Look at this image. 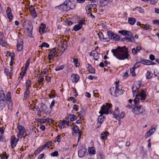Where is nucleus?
<instances>
[{
	"mask_svg": "<svg viewBox=\"0 0 159 159\" xmlns=\"http://www.w3.org/2000/svg\"><path fill=\"white\" fill-rule=\"evenodd\" d=\"M111 52L114 56L119 60H124L128 59L129 56L128 49L126 46H118L117 48L111 50Z\"/></svg>",
	"mask_w": 159,
	"mask_h": 159,
	"instance_id": "f257e3e1",
	"label": "nucleus"
},
{
	"mask_svg": "<svg viewBox=\"0 0 159 159\" xmlns=\"http://www.w3.org/2000/svg\"><path fill=\"white\" fill-rule=\"evenodd\" d=\"M75 7V5L72 3L70 0H66L62 5H60V7L64 11H68L70 9H72Z\"/></svg>",
	"mask_w": 159,
	"mask_h": 159,
	"instance_id": "f03ea898",
	"label": "nucleus"
},
{
	"mask_svg": "<svg viewBox=\"0 0 159 159\" xmlns=\"http://www.w3.org/2000/svg\"><path fill=\"white\" fill-rule=\"evenodd\" d=\"M139 93H138L135 96V98L134 100V102L135 105H139V100L140 97L141 98V100H145L147 97L146 93L143 90H141V91H139Z\"/></svg>",
	"mask_w": 159,
	"mask_h": 159,
	"instance_id": "7ed1b4c3",
	"label": "nucleus"
},
{
	"mask_svg": "<svg viewBox=\"0 0 159 159\" xmlns=\"http://www.w3.org/2000/svg\"><path fill=\"white\" fill-rule=\"evenodd\" d=\"M111 105V104L106 103L105 105H103L101 107V110L99 111V113L101 115H103L104 114H108L109 113V110Z\"/></svg>",
	"mask_w": 159,
	"mask_h": 159,
	"instance_id": "20e7f679",
	"label": "nucleus"
},
{
	"mask_svg": "<svg viewBox=\"0 0 159 159\" xmlns=\"http://www.w3.org/2000/svg\"><path fill=\"white\" fill-rule=\"evenodd\" d=\"M11 94L10 92L8 91L7 92L6 94V100L7 102L8 109L12 110V103L11 101Z\"/></svg>",
	"mask_w": 159,
	"mask_h": 159,
	"instance_id": "39448f33",
	"label": "nucleus"
},
{
	"mask_svg": "<svg viewBox=\"0 0 159 159\" xmlns=\"http://www.w3.org/2000/svg\"><path fill=\"white\" fill-rule=\"evenodd\" d=\"M17 129L19 130V132L17 134V137L18 138L21 139L25 133V129L22 125H17Z\"/></svg>",
	"mask_w": 159,
	"mask_h": 159,
	"instance_id": "423d86ee",
	"label": "nucleus"
},
{
	"mask_svg": "<svg viewBox=\"0 0 159 159\" xmlns=\"http://www.w3.org/2000/svg\"><path fill=\"white\" fill-rule=\"evenodd\" d=\"M141 86L140 84H133L132 88V90L133 96L136 95L139 93V91H138Z\"/></svg>",
	"mask_w": 159,
	"mask_h": 159,
	"instance_id": "0eeeda50",
	"label": "nucleus"
},
{
	"mask_svg": "<svg viewBox=\"0 0 159 159\" xmlns=\"http://www.w3.org/2000/svg\"><path fill=\"white\" fill-rule=\"evenodd\" d=\"M121 41L123 42H134L135 41V39L134 36L132 34L130 35V36H129V35L126 36L125 37L121 39Z\"/></svg>",
	"mask_w": 159,
	"mask_h": 159,
	"instance_id": "6e6552de",
	"label": "nucleus"
},
{
	"mask_svg": "<svg viewBox=\"0 0 159 159\" xmlns=\"http://www.w3.org/2000/svg\"><path fill=\"white\" fill-rule=\"evenodd\" d=\"M19 140V139H16L14 135H12L11 137V146L12 148H15Z\"/></svg>",
	"mask_w": 159,
	"mask_h": 159,
	"instance_id": "1a4fd4ad",
	"label": "nucleus"
},
{
	"mask_svg": "<svg viewBox=\"0 0 159 159\" xmlns=\"http://www.w3.org/2000/svg\"><path fill=\"white\" fill-rule=\"evenodd\" d=\"M23 42L22 39H19L18 40V43L16 45L17 51L19 52L21 51L23 48Z\"/></svg>",
	"mask_w": 159,
	"mask_h": 159,
	"instance_id": "9d476101",
	"label": "nucleus"
},
{
	"mask_svg": "<svg viewBox=\"0 0 159 159\" xmlns=\"http://www.w3.org/2000/svg\"><path fill=\"white\" fill-rule=\"evenodd\" d=\"M80 77L78 75L76 74H72L71 76V79L72 82L73 83L77 82L79 80Z\"/></svg>",
	"mask_w": 159,
	"mask_h": 159,
	"instance_id": "9b49d317",
	"label": "nucleus"
},
{
	"mask_svg": "<svg viewBox=\"0 0 159 159\" xmlns=\"http://www.w3.org/2000/svg\"><path fill=\"white\" fill-rule=\"evenodd\" d=\"M87 149L85 148H82L81 149L79 150L78 152V155L79 157H83L86 152Z\"/></svg>",
	"mask_w": 159,
	"mask_h": 159,
	"instance_id": "f8f14e48",
	"label": "nucleus"
},
{
	"mask_svg": "<svg viewBox=\"0 0 159 159\" xmlns=\"http://www.w3.org/2000/svg\"><path fill=\"white\" fill-rule=\"evenodd\" d=\"M125 91V90L122 89H119V88L117 89L115 88L114 91V95H115V96H118V95L122 94Z\"/></svg>",
	"mask_w": 159,
	"mask_h": 159,
	"instance_id": "ddd939ff",
	"label": "nucleus"
},
{
	"mask_svg": "<svg viewBox=\"0 0 159 159\" xmlns=\"http://www.w3.org/2000/svg\"><path fill=\"white\" fill-rule=\"evenodd\" d=\"M77 119V117L74 114H69L67 117V119L68 121H73Z\"/></svg>",
	"mask_w": 159,
	"mask_h": 159,
	"instance_id": "4468645a",
	"label": "nucleus"
},
{
	"mask_svg": "<svg viewBox=\"0 0 159 159\" xmlns=\"http://www.w3.org/2000/svg\"><path fill=\"white\" fill-rule=\"evenodd\" d=\"M93 52L94 51H93L90 52V56H93V57L95 61H98L99 58V55H100V54L96 52Z\"/></svg>",
	"mask_w": 159,
	"mask_h": 159,
	"instance_id": "2eb2a0df",
	"label": "nucleus"
},
{
	"mask_svg": "<svg viewBox=\"0 0 159 159\" xmlns=\"http://www.w3.org/2000/svg\"><path fill=\"white\" fill-rule=\"evenodd\" d=\"M7 102L6 99L0 100V109L2 110L5 107Z\"/></svg>",
	"mask_w": 159,
	"mask_h": 159,
	"instance_id": "dca6fc26",
	"label": "nucleus"
},
{
	"mask_svg": "<svg viewBox=\"0 0 159 159\" xmlns=\"http://www.w3.org/2000/svg\"><path fill=\"white\" fill-rule=\"evenodd\" d=\"M41 108L45 114H48L50 113L49 109L47 107V106L45 105H43L41 106Z\"/></svg>",
	"mask_w": 159,
	"mask_h": 159,
	"instance_id": "f3484780",
	"label": "nucleus"
},
{
	"mask_svg": "<svg viewBox=\"0 0 159 159\" xmlns=\"http://www.w3.org/2000/svg\"><path fill=\"white\" fill-rule=\"evenodd\" d=\"M97 7V5L96 4H87L86 7L85 9L87 10H90L91 9H94L96 8Z\"/></svg>",
	"mask_w": 159,
	"mask_h": 159,
	"instance_id": "a211bd4d",
	"label": "nucleus"
},
{
	"mask_svg": "<svg viewBox=\"0 0 159 159\" xmlns=\"http://www.w3.org/2000/svg\"><path fill=\"white\" fill-rule=\"evenodd\" d=\"M118 33L123 35H129V36H130V35L132 34L130 32L125 30H119Z\"/></svg>",
	"mask_w": 159,
	"mask_h": 159,
	"instance_id": "6ab92c4d",
	"label": "nucleus"
},
{
	"mask_svg": "<svg viewBox=\"0 0 159 159\" xmlns=\"http://www.w3.org/2000/svg\"><path fill=\"white\" fill-rule=\"evenodd\" d=\"M140 62L141 63L144 65H150V60L144 59L142 58H141L140 59Z\"/></svg>",
	"mask_w": 159,
	"mask_h": 159,
	"instance_id": "aec40b11",
	"label": "nucleus"
},
{
	"mask_svg": "<svg viewBox=\"0 0 159 159\" xmlns=\"http://www.w3.org/2000/svg\"><path fill=\"white\" fill-rule=\"evenodd\" d=\"M89 155L92 156L95 154L96 153L95 148L94 147H89L88 149Z\"/></svg>",
	"mask_w": 159,
	"mask_h": 159,
	"instance_id": "412c9836",
	"label": "nucleus"
},
{
	"mask_svg": "<svg viewBox=\"0 0 159 159\" xmlns=\"http://www.w3.org/2000/svg\"><path fill=\"white\" fill-rule=\"evenodd\" d=\"M109 135L108 133H106L105 132H102L100 135V137L101 139L104 140L106 139L107 138V137Z\"/></svg>",
	"mask_w": 159,
	"mask_h": 159,
	"instance_id": "4be33fe9",
	"label": "nucleus"
},
{
	"mask_svg": "<svg viewBox=\"0 0 159 159\" xmlns=\"http://www.w3.org/2000/svg\"><path fill=\"white\" fill-rule=\"evenodd\" d=\"M145 112V109L143 107L142 105L139 106V111L135 112L136 113V115H138L141 114Z\"/></svg>",
	"mask_w": 159,
	"mask_h": 159,
	"instance_id": "5701e85b",
	"label": "nucleus"
},
{
	"mask_svg": "<svg viewBox=\"0 0 159 159\" xmlns=\"http://www.w3.org/2000/svg\"><path fill=\"white\" fill-rule=\"evenodd\" d=\"M85 114V111L84 109H81L79 112V114L78 116L80 119L82 118H84Z\"/></svg>",
	"mask_w": 159,
	"mask_h": 159,
	"instance_id": "b1692460",
	"label": "nucleus"
},
{
	"mask_svg": "<svg viewBox=\"0 0 159 159\" xmlns=\"http://www.w3.org/2000/svg\"><path fill=\"white\" fill-rule=\"evenodd\" d=\"M104 119V117L102 116V115L100 114V115L99 116L98 119V124L99 125V126H101Z\"/></svg>",
	"mask_w": 159,
	"mask_h": 159,
	"instance_id": "393cba45",
	"label": "nucleus"
},
{
	"mask_svg": "<svg viewBox=\"0 0 159 159\" xmlns=\"http://www.w3.org/2000/svg\"><path fill=\"white\" fill-rule=\"evenodd\" d=\"M9 56H11V61L10 62V65L11 66H12L13 65V61L14 60V58L15 57V55L14 53L12 54L10 52L9 54Z\"/></svg>",
	"mask_w": 159,
	"mask_h": 159,
	"instance_id": "a878e982",
	"label": "nucleus"
},
{
	"mask_svg": "<svg viewBox=\"0 0 159 159\" xmlns=\"http://www.w3.org/2000/svg\"><path fill=\"white\" fill-rule=\"evenodd\" d=\"M30 89H26L24 93V97L25 99H27L30 97Z\"/></svg>",
	"mask_w": 159,
	"mask_h": 159,
	"instance_id": "bb28decb",
	"label": "nucleus"
},
{
	"mask_svg": "<svg viewBox=\"0 0 159 159\" xmlns=\"http://www.w3.org/2000/svg\"><path fill=\"white\" fill-rule=\"evenodd\" d=\"M120 114V111L118 107L115 108V110L114 112L113 116L114 117L116 118L119 116Z\"/></svg>",
	"mask_w": 159,
	"mask_h": 159,
	"instance_id": "cd10ccee",
	"label": "nucleus"
},
{
	"mask_svg": "<svg viewBox=\"0 0 159 159\" xmlns=\"http://www.w3.org/2000/svg\"><path fill=\"white\" fill-rule=\"evenodd\" d=\"M56 48H54L51 50L49 54L48 55H50L51 57H54L56 55Z\"/></svg>",
	"mask_w": 159,
	"mask_h": 159,
	"instance_id": "c85d7f7f",
	"label": "nucleus"
},
{
	"mask_svg": "<svg viewBox=\"0 0 159 159\" xmlns=\"http://www.w3.org/2000/svg\"><path fill=\"white\" fill-rule=\"evenodd\" d=\"M109 0H101L100 2L102 4V7H103L107 6L109 3Z\"/></svg>",
	"mask_w": 159,
	"mask_h": 159,
	"instance_id": "c756f323",
	"label": "nucleus"
},
{
	"mask_svg": "<svg viewBox=\"0 0 159 159\" xmlns=\"http://www.w3.org/2000/svg\"><path fill=\"white\" fill-rule=\"evenodd\" d=\"M107 34L109 40L112 39V37H113L115 34L114 32L111 31H107Z\"/></svg>",
	"mask_w": 159,
	"mask_h": 159,
	"instance_id": "7c9ffc66",
	"label": "nucleus"
},
{
	"mask_svg": "<svg viewBox=\"0 0 159 159\" xmlns=\"http://www.w3.org/2000/svg\"><path fill=\"white\" fill-rule=\"evenodd\" d=\"M98 35L99 37V39L101 41H102L105 39H107V38H105L103 33L101 32H99L98 34Z\"/></svg>",
	"mask_w": 159,
	"mask_h": 159,
	"instance_id": "2f4dec72",
	"label": "nucleus"
},
{
	"mask_svg": "<svg viewBox=\"0 0 159 159\" xmlns=\"http://www.w3.org/2000/svg\"><path fill=\"white\" fill-rule=\"evenodd\" d=\"M88 70H89V72L91 73H95V70L94 69H93L91 65L90 64H89L88 67H87Z\"/></svg>",
	"mask_w": 159,
	"mask_h": 159,
	"instance_id": "473e14b6",
	"label": "nucleus"
},
{
	"mask_svg": "<svg viewBox=\"0 0 159 159\" xmlns=\"http://www.w3.org/2000/svg\"><path fill=\"white\" fill-rule=\"evenodd\" d=\"M128 21L130 25H133L136 22V19L134 18L130 17L128 19Z\"/></svg>",
	"mask_w": 159,
	"mask_h": 159,
	"instance_id": "72a5a7b5",
	"label": "nucleus"
},
{
	"mask_svg": "<svg viewBox=\"0 0 159 159\" xmlns=\"http://www.w3.org/2000/svg\"><path fill=\"white\" fill-rule=\"evenodd\" d=\"M33 27V25H29V27L26 28V30L29 33V35H32V34Z\"/></svg>",
	"mask_w": 159,
	"mask_h": 159,
	"instance_id": "f704fd0d",
	"label": "nucleus"
},
{
	"mask_svg": "<svg viewBox=\"0 0 159 159\" xmlns=\"http://www.w3.org/2000/svg\"><path fill=\"white\" fill-rule=\"evenodd\" d=\"M6 99L5 95L3 90H0V100Z\"/></svg>",
	"mask_w": 159,
	"mask_h": 159,
	"instance_id": "c9c22d12",
	"label": "nucleus"
},
{
	"mask_svg": "<svg viewBox=\"0 0 159 159\" xmlns=\"http://www.w3.org/2000/svg\"><path fill=\"white\" fill-rule=\"evenodd\" d=\"M26 89H30V87L31 86V81L30 80H26Z\"/></svg>",
	"mask_w": 159,
	"mask_h": 159,
	"instance_id": "e433bc0d",
	"label": "nucleus"
},
{
	"mask_svg": "<svg viewBox=\"0 0 159 159\" xmlns=\"http://www.w3.org/2000/svg\"><path fill=\"white\" fill-rule=\"evenodd\" d=\"M30 58H28L26 62V63L25 64V71H26L27 70V69L29 66L30 63Z\"/></svg>",
	"mask_w": 159,
	"mask_h": 159,
	"instance_id": "4c0bfd02",
	"label": "nucleus"
},
{
	"mask_svg": "<svg viewBox=\"0 0 159 159\" xmlns=\"http://www.w3.org/2000/svg\"><path fill=\"white\" fill-rule=\"evenodd\" d=\"M135 107H134L132 111L135 114H136V113L135 112H136L137 111H139V106H138L137 105H135Z\"/></svg>",
	"mask_w": 159,
	"mask_h": 159,
	"instance_id": "58836bf2",
	"label": "nucleus"
},
{
	"mask_svg": "<svg viewBox=\"0 0 159 159\" xmlns=\"http://www.w3.org/2000/svg\"><path fill=\"white\" fill-rule=\"evenodd\" d=\"M82 28L80 25L77 24L74 26L73 29L75 31H76L80 30Z\"/></svg>",
	"mask_w": 159,
	"mask_h": 159,
	"instance_id": "ea45409f",
	"label": "nucleus"
},
{
	"mask_svg": "<svg viewBox=\"0 0 159 159\" xmlns=\"http://www.w3.org/2000/svg\"><path fill=\"white\" fill-rule=\"evenodd\" d=\"M152 73L151 71H148L147 73L146 74V78L147 79H149L151 78L152 77Z\"/></svg>",
	"mask_w": 159,
	"mask_h": 159,
	"instance_id": "a19ab883",
	"label": "nucleus"
},
{
	"mask_svg": "<svg viewBox=\"0 0 159 159\" xmlns=\"http://www.w3.org/2000/svg\"><path fill=\"white\" fill-rule=\"evenodd\" d=\"M134 10H137L140 13H143L144 11L141 7H135Z\"/></svg>",
	"mask_w": 159,
	"mask_h": 159,
	"instance_id": "79ce46f5",
	"label": "nucleus"
},
{
	"mask_svg": "<svg viewBox=\"0 0 159 159\" xmlns=\"http://www.w3.org/2000/svg\"><path fill=\"white\" fill-rule=\"evenodd\" d=\"M72 130L75 134H76L78 133L79 130V128L78 126L77 125L75 126L73 128Z\"/></svg>",
	"mask_w": 159,
	"mask_h": 159,
	"instance_id": "37998d69",
	"label": "nucleus"
},
{
	"mask_svg": "<svg viewBox=\"0 0 159 159\" xmlns=\"http://www.w3.org/2000/svg\"><path fill=\"white\" fill-rule=\"evenodd\" d=\"M73 62L75 65L76 67H78L80 66V64L79 62L78 59L77 58H73Z\"/></svg>",
	"mask_w": 159,
	"mask_h": 159,
	"instance_id": "c03bdc74",
	"label": "nucleus"
},
{
	"mask_svg": "<svg viewBox=\"0 0 159 159\" xmlns=\"http://www.w3.org/2000/svg\"><path fill=\"white\" fill-rule=\"evenodd\" d=\"M65 120H62L61 122H60L59 124V127L60 129L64 128L65 127V124H64Z\"/></svg>",
	"mask_w": 159,
	"mask_h": 159,
	"instance_id": "a18cd8bd",
	"label": "nucleus"
},
{
	"mask_svg": "<svg viewBox=\"0 0 159 159\" xmlns=\"http://www.w3.org/2000/svg\"><path fill=\"white\" fill-rule=\"evenodd\" d=\"M49 46V45L45 42L41 44L39 46V47L41 48H42L43 47H45L46 48H48Z\"/></svg>",
	"mask_w": 159,
	"mask_h": 159,
	"instance_id": "49530a36",
	"label": "nucleus"
},
{
	"mask_svg": "<svg viewBox=\"0 0 159 159\" xmlns=\"http://www.w3.org/2000/svg\"><path fill=\"white\" fill-rule=\"evenodd\" d=\"M64 67V66L63 65L61 66H58L55 68V70L57 71H59L60 70H62Z\"/></svg>",
	"mask_w": 159,
	"mask_h": 159,
	"instance_id": "de8ad7c7",
	"label": "nucleus"
},
{
	"mask_svg": "<svg viewBox=\"0 0 159 159\" xmlns=\"http://www.w3.org/2000/svg\"><path fill=\"white\" fill-rule=\"evenodd\" d=\"M120 39V37L119 35L115 34L113 37H112V39H111V40L114 41H118Z\"/></svg>",
	"mask_w": 159,
	"mask_h": 159,
	"instance_id": "09e8293b",
	"label": "nucleus"
},
{
	"mask_svg": "<svg viewBox=\"0 0 159 159\" xmlns=\"http://www.w3.org/2000/svg\"><path fill=\"white\" fill-rule=\"evenodd\" d=\"M120 39V37L119 35L115 34L113 37H112V39H111V40L114 41H118Z\"/></svg>",
	"mask_w": 159,
	"mask_h": 159,
	"instance_id": "8fccbe9b",
	"label": "nucleus"
},
{
	"mask_svg": "<svg viewBox=\"0 0 159 159\" xmlns=\"http://www.w3.org/2000/svg\"><path fill=\"white\" fill-rule=\"evenodd\" d=\"M130 72L132 74V76H134L136 75L135 74V68L133 67L130 68Z\"/></svg>",
	"mask_w": 159,
	"mask_h": 159,
	"instance_id": "3c124183",
	"label": "nucleus"
},
{
	"mask_svg": "<svg viewBox=\"0 0 159 159\" xmlns=\"http://www.w3.org/2000/svg\"><path fill=\"white\" fill-rule=\"evenodd\" d=\"M140 63H141L140 62V61L138 62H136L133 67H134V68H135V69L138 68L140 66Z\"/></svg>",
	"mask_w": 159,
	"mask_h": 159,
	"instance_id": "603ef678",
	"label": "nucleus"
},
{
	"mask_svg": "<svg viewBox=\"0 0 159 159\" xmlns=\"http://www.w3.org/2000/svg\"><path fill=\"white\" fill-rule=\"evenodd\" d=\"M61 134L58 135L56 138V139L54 140L55 142H56V140H57V142L59 143L61 141Z\"/></svg>",
	"mask_w": 159,
	"mask_h": 159,
	"instance_id": "864d4df0",
	"label": "nucleus"
},
{
	"mask_svg": "<svg viewBox=\"0 0 159 159\" xmlns=\"http://www.w3.org/2000/svg\"><path fill=\"white\" fill-rule=\"evenodd\" d=\"M42 151L41 148L39 147L34 151V154L36 156L38 154Z\"/></svg>",
	"mask_w": 159,
	"mask_h": 159,
	"instance_id": "5fc2aeb1",
	"label": "nucleus"
},
{
	"mask_svg": "<svg viewBox=\"0 0 159 159\" xmlns=\"http://www.w3.org/2000/svg\"><path fill=\"white\" fill-rule=\"evenodd\" d=\"M114 90L115 91V89L114 87H111L110 89V93L111 95L113 96H115V95H114V92L113 93V91Z\"/></svg>",
	"mask_w": 159,
	"mask_h": 159,
	"instance_id": "6e6d98bb",
	"label": "nucleus"
},
{
	"mask_svg": "<svg viewBox=\"0 0 159 159\" xmlns=\"http://www.w3.org/2000/svg\"><path fill=\"white\" fill-rule=\"evenodd\" d=\"M58 155V153L57 151H55L51 154V156L53 157H57Z\"/></svg>",
	"mask_w": 159,
	"mask_h": 159,
	"instance_id": "4d7b16f0",
	"label": "nucleus"
},
{
	"mask_svg": "<svg viewBox=\"0 0 159 159\" xmlns=\"http://www.w3.org/2000/svg\"><path fill=\"white\" fill-rule=\"evenodd\" d=\"M5 141V137L4 135H0V142H4Z\"/></svg>",
	"mask_w": 159,
	"mask_h": 159,
	"instance_id": "13d9d810",
	"label": "nucleus"
},
{
	"mask_svg": "<svg viewBox=\"0 0 159 159\" xmlns=\"http://www.w3.org/2000/svg\"><path fill=\"white\" fill-rule=\"evenodd\" d=\"M29 8L30 10L32 11V13H34L35 12V10L33 5L29 6Z\"/></svg>",
	"mask_w": 159,
	"mask_h": 159,
	"instance_id": "bf43d9fd",
	"label": "nucleus"
},
{
	"mask_svg": "<svg viewBox=\"0 0 159 159\" xmlns=\"http://www.w3.org/2000/svg\"><path fill=\"white\" fill-rule=\"evenodd\" d=\"M0 43L3 47H6L7 45V43L6 42H3L2 39H1V40L0 41Z\"/></svg>",
	"mask_w": 159,
	"mask_h": 159,
	"instance_id": "052dcab7",
	"label": "nucleus"
},
{
	"mask_svg": "<svg viewBox=\"0 0 159 159\" xmlns=\"http://www.w3.org/2000/svg\"><path fill=\"white\" fill-rule=\"evenodd\" d=\"M125 115V113L124 112H121L120 114H119V116H118L120 119L123 118Z\"/></svg>",
	"mask_w": 159,
	"mask_h": 159,
	"instance_id": "680f3d73",
	"label": "nucleus"
},
{
	"mask_svg": "<svg viewBox=\"0 0 159 159\" xmlns=\"http://www.w3.org/2000/svg\"><path fill=\"white\" fill-rule=\"evenodd\" d=\"M149 59L151 61H154L155 60V56L153 54H150L149 56Z\"/></svg>",
	"mask_w": 159,
	"mask_h": 159,
	"instance_id": "e2e57ef3",
	"label": "nucleus"
},
{
	"mask_svg": "<svg viewBox=\"0 0 159 159\" xmlns=\"http://www.w3.org/2000/svg\"><path fill=\"white\" fill-rule=\"evenodd\" d=\"M36 110L38 112V116H41V113L42 112V111L38 107L37 108H36Z\"/></svg>",
	"mask_w": 159,
	"mask_h": 159,
	"instance_id": "0e129e2a",
	"label": "nucleus"
},
{
	"mask_svg": "<svg viewBox=\"0 0 159 159\" xmlns=\"http://www.w3.org/2000/svg\"><path fill=\"white\" fill-rule=\"evenodd\" d=\"M132 52L134 55H135L137 54L138 51L136 50L135 48H134L132 49Z\"/></svg>",
	"mask_w": 159,
	"mask_h": 159,
	"instance_id": "69168bd1",
	"label": "nucleus"
},
{
	"mask_svg": "<svg viewBox=\"0 0 159 159\" xmlns=\"http://www.w3.org/2000/svg\"><path fill=\"white\" fill-rule=\"evenodd\" d=\"M8 156L6 154V153L5 154H3V156L1 157V159H7Z\"/></svg>",
	"mask_w": 159,
	"mask_h": 159,
	"instance_id": "338daca9",
	"label": "nucleus"
},
{
	"mask_svg": "<svg viewBox=\"0 0 159 159\" xmlns=\"http://www.w3.org/2000/svg\"><path fill=\"white\" fill-rule=\"evenodd\" d=\"M153 23L154 24L159 25V20H156L152 21Z\"/></svg>",
	"mask_w": 159,
	"mask_h": 159,
	"instance_id": "774afa93",
	"label": "nucleus"
}]
</instances>
